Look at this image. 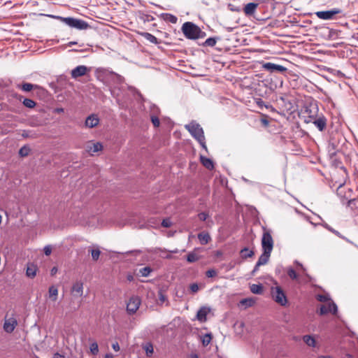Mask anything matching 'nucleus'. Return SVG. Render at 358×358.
Returning a JSON list of instances; mask_svg holds the SVG:
<instances>
[{"mask_svg":"<svg viewBox=\"0 0 358 358\" xmlns=\"http://www.w3.org/2000/svg\"><path fill=\"white\" fill-rule=\"evenodd\" d=\"M182 31L185 36L191 40L203 38L206 33L202 31L201 29L191 22H186L182 26Z\"/></svg>","mask_w":358,"mask_h":358,"instance_id":"f257e3e1","label":"nucleus"},{"mask_svg":"<svg viewBox=\"0 0 358 358\" xmlns=\"http://www.w3.org/2000/svg\"><path fill=\"white\" fill-rule=\"evenodd\" d=\"M185 127L199 143L201 147L207 150L203 130L200 124H199L195 121H192L189 124L185 125Z\"/></svg>","mask_w":358,"mask_h":358,"instance_id":"f03ea898","label":"nucleus"},{"mask_svg":"<svg viewBox=\"0 0 358 358\" xmlns=\"http://www.w3.org/2000/svg\"><path fill=\"white\" fill-rule=\"evenodd\" d=\"M51 17L58 19L69 27L77 29L78 30H85L90 27L87 22L80 19H76L71 17H64L55 15H51Z\"/></svg>","mask_w":358,"mask_h":358,"instance_id":"7ed1b4c3","label":"nucleus"},{"mask_svg":"<svg viewBox=\"0 0 358 358\" xmlns=\"http://www.w3.org/2000/svg\"><path fill=\"white\" fill-rule=\"evenodd\" d=\"M315 110L314 113L308 116L310 120H306V122H310L312 121L314 125L318 129V130L322 131L327 127V118L324 115L317 117L315 114L317 111V108H315Z\"/></svg>","mask_w":358,"mask_h":358,"instance_id":"20e7f679","label":"nucleus"},{"mask_svg":"<svg viewBox=\"0 0 358 358\" xmlns=\"http://www.w3.org/2000/svg\"><path fill=\"white\" fill-rule=\"evenodd\" d=\"M271 296L273 299L281 306H285L287 303L286 295L280 287H272Z\"/></svg>","mask_w":358,"mask_h":358,"instance_id":"39448f33","label":"nucleus"},{"mask_svg":"<svg viewBox=\"0 0 358 358\" xmlns=\"http://www.w3.org/2000/svg\"><path fill=\"white\" fill-rule=\"evenodd\" d=\"M262 247L263 251L271 252L273 248V240L268 231L263 234L262 238Z\"/></svg>","mask_w":358,"mask_h":358,"instance_id":"423d86ee","label":"nucleus"},{"mask_svg":"<svg viewBox=\"0 0 358 358\" xmlns=\"http://www.w3.org/2000/svg\"><path fill=\"white\" fill-rule=\"evenodd\" d=\"M141 303V301L140 298L137 296H131L128 303H127V312L129 315H133L136 313V312L139 308V306Z\"/></svg>","mask_w":358,"mask_h":358,"instance_id":"0eeeda50","label":"nucleus"},{"mask_svg":"<svg viewBox=\"0 0 358 358\" xmlns=\"http://www.w3.org/2000/svg\"><path fill=\"white\" fill-rule=\"evenodd\" d=\"M17 326V321L15 317H5L3 329L6 333H12Z\"/></svg>","mask_w":358,"mask_h":358,"instance_id":"6e6552de","label":"nucleus"},{"mask_svg":"<svg viewBox=\"0 0 358 358\" xmlns=\"http://www.w3.org/2000/svg\"><path fill=\"white\" fill-rule=\"evenodd\" d=\"M341 13V10L340 9L334 8L329 10L317 11L315 13V15L320 19L328 20L333 19L335 15L339 14Z\"/></svg>","mask_w":358,"mask_h":358,"instance_id":"1a4fd4ad","label":"nucleus"},{"mask_svg":"<svg viewBox=\"0 0 358 358\" xmlns=\"http://www.w3.org/2000/svg\"><path fill=\"white\" fill-rule=\"evenodd\" d=\"M103 149V145L99 142H94L92 141H88L85 146V150L87 152L93 155L94 153L101 151Z\"/></svg>","mask_w":358,"mask_h":358,"instance_id":"9d476101","label":"nucleus"},{"mask_svg":"<svg viewBox=\"0 0 358 358\" xmlns=\"http://www.w3.org/2000/svg\"><path fill=\"white\" fill-rule=\"evenodd\" d=\"M338 312L337 305L332 301H330L327 305H322L320 308V314L321 315H325L328 313H331L336 315Z\"/></svg>","mask_w":358,"mask_h":358,"instance_id":"9b49d317","label":"nucleus"},{"mask_svg":"<svg viewBox=\"0 0 358 358\" xmlns=\"http://www.w3.org/2000/svg\"><path fill=\"white\" fill-rule=\"evenodd\" d=\"M263 68L270 73L280 72L284 73L287 71V68L284 66L276 64L271 62H266L263 64Z\"/></svg>","mask_w":358,"mask_h":358,"instance_id":"f8f14e48","label":"nucleus"},{"mask_svg":"<svg viewBox=\"0 0 358 358\" xmlns=\"http://www.w3.org/2000/svg\"><path fill=\"white\" fill-rule=\"evenodd\" d=\"M100 120L96 114L90 115L85 120V127L87 128H94L99 124Z\"/></svg>","mask_w":358,"mask_h":358,"instance_id":"ddd939ff","label":"nucleus"},{"mask_svg":"<svg viewBox=\"0 0 358 358\" xmlns=\"http://www.w3.org/2000/svg\"><path fill=\"white\" fill-rule=\"evenodd\" d=\"M87 71V67L84 65H80L74 68L71 71V77L73 78H77L86 74Z\"/></svg>","mask_w":358,"mask_h":358,"instance_id":"4468645a","label":"nucleus"},{"mask_svg":"<svg viewBox=\"0 0 358 358\" xmlns=\"http://www.w3.org/2000/svg\"><path fill=\"white\" fill-rule=\"evenodd\" d=\"M71 293L76 296H81L83 294V283L81 281H76L71 287Z\"/></svg>","mask_w":358,"mask_h":358,"instance_id":"2eb2a0df","label":"nucleus"},{"mask_svg":"<svg viewBox=\"0 0 358 358\" xmlns=\"http://www.w3.org/2000/svg\"><path fill=\"white\" fill-rule=\"evenodd\" d=\"M210 312V308L203 306L201 307L196 313V319L201 322H203L206 321V316L208 313Z\"/></svg>","mask_w":358,"mask_h":358,"instance_id":"dca6fc26","label":"nucleus"},{"mask_svg":"<svg viewBox=\"0 0 358 358\" xmlns=\"http://www.w3.org/2000/svg\"><path fill=\"white\" fill-rule=\"evenodd\" d=\"M200 161L203 166L207 169L213 170L214 169V163L212 159L201 155Z\"/></svg>","mask_w":358,"mask_h":358,"instance_id":"f3484780","label":"nucleus"},{"mask_svg":"<svg viewBox=\"0 0 358 358\" xmlns=\"http://www.w3.org/2000/svg\"><path fill=\"white\" fill-rule=\"evenodd\" d=\"M258 4L256 3H249L245 5L244 12L247 15H252L255 13Z\"/></svg>","mask_w":358,"mask_h":358,"instance_id":"a211bd4d","label":"nucleus"},{"mask_svg":"<svg viewBox=\"0 0 358 358\" xmlns=\"http://www.w3.org/2000/svg\"><path fill=\"white\" fill-rule=\"evenodd\" d=\"M271 253V252L263 251V253L261 255L258 261L257 262V266H262L266 264L269 260Z\"/></svg>","mask_w":358,"mask_h":358,"instance_id":"6ab92c4d","label":"nucleus"},{"mask_svg":"<svg viewBox=\"0 0 358 358\" xmlns=\"http://www.w3.org/2000/svg\"><path fill=\"white\" fill-rule=\"evenodd\" d=\"M198 239L201 245H206L211 240L208 233L201 232L198 234Z\"/></svg>","mask_w":358,"mask_h":358,"instance_id":"aec40b11","label":"nucleus"},{"mask_svg":"<svg viewBox=\"0 0 358 358\" xmlns=\"http://www.w3.org/2000/svg\"><path fill=\"white\" fill-rule=\"evenodd\" d=\"M255 252L252 250L249 249L248 248H244L240 251L241 257L243 259H246L248 257H252L254 255Z\"/></svg>","mask_w":358,"mask_h":358,"instance_id":"412c9836","label":"nucleus"},{"mask_svg":"<svg viewBox=\"0 0 358 358\" xmlns=\"http://www.w3.org/2000/svg\"><path fill=\"white\" fill-rule=\"evenodd\" d=\"M49 296L52 301H55L58 296V289L55 285H52L49 287L48 290Z\"/></svg>","mask_w":358,"mask_h":358,"instance_id":"4be33fe9","label":"nucleus"},{"mask_svg":"<svg viewBox=\"0 0 358 358\" xmlns=\"http://www.w3.org/2000/svg\"><path fill=\"white\" fill-rule=\"evenodd\" d=\"M250 289L251 292L255 294H261L263 292V286L261 284H252Z\"/></svg>","mask_w":358,"mask_h":358,"instance_id":"5701e85b","label":"nucleus"},{"mask_svg":"<svg viewBox=\"0 0 358 358\" xmlns=\"http://www.w3.org/2000/svg\"><path fill=\"white\" fill-rule=\"evenodd\" d=\"M36 267L34 264L29 265L27 268L26 275L29 278H34L36 275Z\"/></svg>","mask_w":358,"mask_h":358,"instance_id":"b1692460","label":"nucleus"},{"mask_svg":"<svg viewBox=\"0 0 358 358\" xmlns=\"http://www.w3.org/2000/svg\"><path fill=\"white\" fill-rule=\"evenodd\" d=\"M142 36L149 42L153 43V44H158L159 41L158 39L152 34L148 32H144L142 34Z\"/></svg>","mask_w":358,"mask_h":358,"instance_id":"393cba45","label":"nucleus"},{"mask_svg":"<svg viewBox=\"0 0 358 358\" xmlns=\"http://www.w3.org/2000/svg\"><path fill=\"white\" fill-rule=\"evenodd\" d=\"M303 340L304 343L310 347H314L315 345V338L310 336V335H306L303 337Z\"/></svg>","mask_w":358,"mask_h":358,"instance_id":"a878e982","label":"nucleus"},{"mask_svg":"<svg viewBox=\"0 0 358 358\" xmlns=\"http://www.w3.org/2000/svg\"><path fill=\"white\" fill-rule=\"evenodd\" d=\"M20 87L22 91L30 92L33 89L37 88L38 85L29 83H24Z\"/></svg>","mask_w":358,"mask_h":358,"instance_id":"bb28decb","label":"nucleus"},{"mask_svg":"<svg viewBox=\"0 0 358 358\" xmlns=\"http://www.w3.org/2000/svg\"><path fill=\"white\" fill-rule=\"evenodd\" d=\"M162 16L165 20H167L173 24H176L178 21L177 17L171 13H163Z\"/></svg>","mask_w":358,"mask_h":358,"instance_id":"cd10ccee","label":"nucleus"},{"mask_svg":"<svg viewBox=\"0 0 358 358\" xmlns=\"http://www.w3.org/2000/svg\"><path fill=\"white\" fill-rule=\"evenodd\" d=\"M152 269L150 266H145L139 269V274L143 277H148L150 275Z\"/></svg>","mask_w":358,"mask_h":358,"instance_id":"c85d7f7f","label":"nucleus"},{"mask_svg":"<svg viewBox=\"0 0 358 358\" xmlns=\"http://www.w3.org/2000/svg\"><path fill=\"white\" fill-rule=\"evenodd\" d=\"M23 105L28 108H33L36 106L34 101L30 99L25 98L22 101Z\"/></svg>","mask_w":358,"mask_h":358,"instance_id":"c756f323","label":"nucleus"},{"mask_svg":"<svg viewBox=\"0 0 358 358\" xmlns=\"http://www.w3.org/2000/svg\"><path fill=\"white\" fill-rule=\"evenodd\" d=\"M201 343L203 346H207L211 341L212 337L210 334H206L201 338Z\"/></svg>","mask_w":358,"mask_h":358,"instance_id":"7c9ffc66","label":"nucleus"},{"mask_svg":"<svg viewBox=\"0 0 358 358\" xmlns=\"http://www.w3.org/2000/svg\"><path fill=\"white\" fill-rule=\"evenodd\" d=\"M241 304L244 306L245 308L251 307L255 303V301L252 299L247 298L243 299L240 301Z\"/></svg>","mask_w":358,"mask_h":358,"instance_id":"2f4dec72","label":"nucleus"},{"mask_svg":"<svg viewBox=\"0 0 358 358\" xmlns=\"http://www.w3.org/2000/svg\"><path fill=\"white\" fill-rule=\"evenodd\" d=\"M199 257L194 252H190L187 256V261L189 263H193L199 260Z\"/></svg>","mask_w":358,"mask_h":358,"instance_id":"473e14b6","label":"nucleus"},{"mask_svg":"<svg viewBox=\"0 0 358 358\" xmlns=\"http://www.w3.org/2000/svg\"><path fill=\"white\" fill-rule=\"evenodd\" d=\"M90 350L94 355H96L99 352V346L96 342H93L90 344Z\"/></svg>","mask_w":358,"mask_h":358,"instance_id":"72a5a7b5","label":"nucleus"},{"mask_svg":"<svg viewBox=\"0 0 358 358\" xmlns=\"http://www.w3.org/2000/svg\"><path fill=\"white\" fill-rule=\"evenodd\" d=\"M216 38L210 37L205 41L204 45L209 47H213L216 44Z\"/></svg>","mask_w":358,"mask_h":358,"instance_id":"f704fd0d","label":"nucleus"},{"mask_svg":"<svg viewBox=\"0 0 358 358\" xmlns=\"http://www.w3.org/2000/svg\"><path fill=\"white\" fill-rule=\"evenodd\" d=\"M287 275L292 280H298L299 275L296 274V271L291 267L287 269Z\"/></svg>","mask_w":358,"mask_h":358,"instance_id":"c9c22d12","label":"nucleus"},{"mask_svg":"<svg viewBox=\"0 0 358 358\" xmlns=\"http://www.w3.org/2000/svg\"><path fill=\"white\" fill-rule=\"evenodd\" d=\"M30 149L27 146H23L19 150V155L22 157H26L29 155Z\"/></svg>","mask_w":358,"mask_h":358,"instance_id":"e433bc0d","label":"nucleus"},{"mask_svg":"<svg viewBox=\"0 0 358 358\" xmlns=\"http://www.w3.org/2000/svg\"><path fill=\"white\" fill-rule=\"evenodd\" d=\"M101 254V251L99 249H93L91 250V255L92 259L94 261L98 260Z\"/></svg>","mask_w":358,"mask_h":358,"instance_id":"4c0bfd02","label":"nucleus"},{"mask_svg":"<svg viewBox=\"0 0 358 358\" xmlns=\"http://www.w3.org/2000/svg\"><path fill=\"white\" fill-rule=\"evenodd\" d=\"M333 234H335L336 236H337L338 237L345 240L348 243H351V244H352V245H355L357 247V245L352 241H351L347 237L343 236L338 231L335 229Z\"/></svg>","mask_w":358,"mask_h":358,"instance_id":"58836bf2","label":"nucleus"},{"mask_svg":"<svg viewBox=\"0 0 358 358\" xmlns=\"http://www.w3.org/2000/svg\"><path fill=\"white\" fill-rule=\"evenodd\" d=\"M317 299L321 302H325V301L329 302L331 301L330 299L328 297V296L322 295V294H318L317 296Z\"/></svg>","mask_w":358,"mask_h":358,"instance_id":"ea45409f","label":"nucleus"},{"mask_svg":"<svg viewBox=\"0 0 358 358\" xmlns=\"http://www.w3.org/2000/svg\"><path fill=\"white\" fill-rule=\"evenodd\" d=\"M217 271L215 269H209L206 272V275L208 278H213L217 275Z\"/></svg>","mask_w":358,"mask_h":358,"instance_id":"a19ab883","label":"nucleus"},{"mask_svg":"<svg viewBox=\"0 0 358 358\" xmlns=\"http://www.w3.org/2000/svg\"><path fill=\"white\" fill-rule=\"evenodd\" d=\"M151 121L155 127H158L159 126V124H160L159 120L157 116L152 115Z\"/></svg>","mask_w":358,"mask_h":358,"instance_id":"79ce46f5","label":"nucleus"},{"mask_svg":"<svg viewBox=\"0 0 358 358\" xmlns=\"http://www.w3.org/2000/svg\"><path fill=\"white\" fill-rule=\"evenodd\" d=\"M172 224V222L170 219H164L162 222V225L164 227L168 228L170 227Z\"/></svg>","mask_w":358,"mask_h":358,"instance_id":"37998d69","label":"nucleus"},{"mask_svg":"<svg viewBox=\"0 0 358 358\" xmlns=\"http://www.w3.org/2000/svg\"><path fill=\"white\" fill-rule=\"evenodd\" d=\"M189 289L192 293H196L199 290V285L196 283H192L189 286Z\"/></svg>","mask_w":358,"mask_h":358,"instance_id":"c03bdc74","label":"nucleus"},{"mask_svg":"<svg viewBox=\"0 0 358 358\" xmlns=\"http://www.w3.org/2000/svg\"><path fill=\"white\" fill-rule=\"evenodd\" d=\"M208 217V215L204 212L198 214V217L201 221H205Z\"/></svg>","mask_w":358,"mask_h":358,"instance_id":"a18cd8bd","label":"nucleus"},{"mask_svg":"<svg viewBox=\"0 0 358 358\" xmlns=\"http://www.w3.org/2000/svg\"><path fill=\"white\" fill-rule=\"evenodd\" d=\"M43 251H44L45 255L48 256L52 252V248L50 247V245H46L43 248Z\"/></svg>","mask_w":358,"mask_h":358,"instance_id":"49530a36","label":"nucleus"},{"mask_svg":"<svg viewBox=\"0 0 358 358\" xmlns=\"http://www.w3.org/2000/svg\"><path fill=\"white\" fill-rule=\"evenodd\" d=\"M322 226H323L325 229H327L328 231H331V233H334V229L332 228L330 225H329L326 222H323L321 224Z\"/></svg>","mask_w":358,"mask_h":358,"instance_id":"de8ad7c7","label":"nucleus"},{"mask_svg":"<svg viewBox=\"0 0 358 358\" xmlns=\"http://www.w3.org/2000/svg\"><path fill=\"white\" fill-rule=\"evenodd\" d=\"M322 226H323L325 229H327L328 231H331V233H334V229L332 228L330 225H329L326 222H323L321 224Z\"/></svg>","mask_w":358,"mask_h":358,"instance_id":"09e8293b","label":"nucleus"},{"mask_svg":"<svg viewBox=\"0 0 358 358\" xmlns=\"http://www.w3.org/2000/svg\"><path fill=\"white\" fill-rule=\"evenodd\" d=\"M322 226H323L325 229H327L328 231H331V233H334V229L332 228L330 225H329L326 222H323L321 224Z\"/></svg>","mask_w":358,"mask_h":358,"instance_id":"8fccbe9b","label":"nucleus"},{"mask_svg":"<svg viewBox=\"0 0 358 358\" xmlns=\"http://www.w3.org/2000/svg\"><path fill=\"white\" fill-rule=\"evenodd\" d=\"M145 351H146L147 355L149 356L150 355H152L153 353L152 345H149L146 346Z\"/></svg>","mask_w":358,"mask_h":358,"instance_id":"3c124183","label":"nucleus"},{"mask_svg":"<svg viewBox=\"0 0 358 358\" xmlns=\"http://www.w3.org/2000/svg\"><path fill=\"white\" fill-rule=\"evenodd\" d=\"M112 348L116 352H118L120 350V349L119 343L117 342L113 343V345H112Z\"/></svg>","mask_w":358,"mask_h":358,"instance_id":"603ef678","label":"nucleus"},{"mask_svg":"<svg viewBox=\"0 0 358 358\" xmlns=\"http://www.w3.org/2000/svg\"><path fill=\"white\" fill-rule=\"evenodd\" d=\"M116 79L119 83H122L124 81V78L119 75H116Z\"/></svg>","mask_w":358,"mask_h":358,"instance_id":"864d4df0","label":"nucleus"},{"mask_svg":"<svg viewBox=\"0 0 358 358\" xmlns=\"http://www.w3.org/2000/svg\"><path fill=\"white\" fill-rule=\"evenodd\" d=\"M260 266H257V262L256 263L252 271V273L254 275L258 270H259V268Z\"/></svg>","mask_w":358,"mask_h":358,"instance_id":"5fc2aeb1","label":"nucleus"},{"mask_svg":"<svg viewBox=\"0 0 358 358\" xmlns=\"http://www.w3.org/2000/svg\"><path fill=\"white\" fill-rule=\"evenodd\" d=\"M141 252V250H131V251H129L127 252V253H135V254H140Z\"/></svg>","mask_w":358,"mask_h":358,"instance_id":"6e6d98bb","label":"nucleus"},{"mask_svg":"<svg viewBox=\"0 0 358 358\" xmlns=\"http://www.w3.org/2000/svg\"><path fill=\"white\" fill-rule=\"evenodd\" d=\"M57 271V269L56 267H53L51 270V275H55Z\"/></svg>","mask_w":358,"mask_h":358,"instance_id":"4d7b16f0","label":"nucleus"},{"mask_svg":"<svg viewBox=\"0 0 358 358\" xmlns=\"http://www.w3.org/2000/svg\"><path fill=\"white\" fill-rule=\"evenodd\" d=\"M162 257H164V258H166V259H171V255H160Z\"/></svg>","mask_w":358,"mask_h":358,"instance_id":"13d9d810","label":"nucleus"},{"mask_svg":"<svg viewBox=\"0 0 358 358\" xmlns=\"http://www.w3.org/2000/svg\"><path fill=\"white\" fill-rule=\"evenodd\" d=\"M76 44H77V42H76V41H71V42H69V43L67 44V45H68L69 47H71V46H72L73 45H76Z\"/></svg>","mask_w":358,"mask_h":358,"instance_id":"bf43d9fd","label":"nucleus"},{"mask_svg":"<svg viewBox=\"0 0 358 358\" xmlns=\"http://www.w3.org/2000/svg\"><path fill=\"white\" fill-rule=\"evenodd\" d=\"M63 356H62L61 355H59V353H56L55 355V358H62Z\"/></svg>","mask_w":358,"mask_h":358,"instance_id":"052dcab7","label":"nucleus"},{"mask_svg":"<svg viewBox=\"0 0 358 358\" xmlns=\"http://www.w3.org/2000/svg\"><path fill=\"white\" fill-rule=\"evenodd\" d=\"M133 279H134V278H133V276H132L131 275H129L127 276V280H128L129 281H131V280H133Z\"/></svg>","mask_w":358,"mask_h":358,"instance_id":"680f3d73","label":"nucleus"},{"mask_svg":"<svg viewBox=\"0 0 358 358\" xmlns=\"http://www.w3.org/2000/svg\"><path fill=\"white\" fill-rule=\"evenodd\" d=\"M222 255V252H221V251H219V250L216 251V256H217V257H220V256H221Z\"/></svg>","mask_w":358,"mask_h":358,"instance_id":"e2e57ef3","label":"nucleus"},{"mask_svg":"<svg viewBox=\"0 0 358 358\" xmlns=\"http://www.w3.org/2000/svg\"><path fill=\"white\" fill-rule=\"evenodd\" d=\"M56 111H57V113H62V112H63V111H64V109H63V108H57V109H56Z\"/></svg>","mask_w":358,"mask_h":358,"instance_id":"0e129e2a","label":"nucleus"},{"mask_svg":"<svg viewBox=\"0 0 358 358\" xmlns=\"http://www.w3.org/2000/svg\"><path fill=\"white\" fill-rule=\"evenodd\" d=\"M105 358H114V357H113V355H106L105 356Z\"/></svg>","mask_w":358,"mask_h":358,"instance_id":"69168bd1","label":"nucleus"},{"mask_svg":"<svg viewBox=\"0 0 358 358\" xmlns=\"http://www.w3.org/2000/svg\"><path fill=\"white\" fill-rule=\"evenodd\" d=\"M318 358H331L329 356H320Z\"/></svg>","mask_w":358,"mask_h":358,"instance_id":"338daca9","label":"nucleus"},{"mask_svg":"<svg viewBox=\"0 0 358 358\" xmlns=\"http://www.w3.org/2000/svg\"><path fill=\"white\" fill-rule=\"evenodd\" d=\"M192 358H199L198 355H194Z\"/></svg>","mask_w":358,"mask_h":358,"instance_id":"774afa93","label":"nucleus"}]
</instances>
